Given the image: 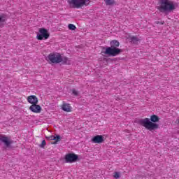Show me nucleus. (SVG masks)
I'll list each match as a JSON object with an SVG mask.
<instances>
[{
    "mask_svg": "<svg viewBox=\"0 0 179 179\" xmlns=\"http://www.w3.org/2000/svg\"><path fill=\"white\" fill-rule=\"evenodd\" d=\"M159 117L156 115H153L149 118L141 119L138 121V124L142 125L148 131H155L159 128V124L155 122H159ZM151 121V122H150Z\"/></svg>",
    "mask_w": 179,
    "mask_h": 179,
    "instance_id": "nucleus-1",
    "label": "nucleus"
},
{
    "mask_svg": "<svg viewBox=\"0 0 179 179\" xmlns=\"http://www.w3.org/2000/svg\"><path fill=\"white\" fill-rule=\"evenodd\" d=\"M178 7V4H177V3H173L170 1H160L157 4V9L162 13L169 15V13H171V12L175 10Z\"/></svg>",
    "mask_w": 179,
    "mask_h": 179,
    "instance_id": "nucleus-2",
    "label": "nucleus"
},
{
    "mask_svg": "<svg viewBox=\"0 0 179 179\" xmlns=\"http://www.w3.org/2000/svg\"><path fill=\"white\" fill-rule=\"evenodd\" d=\"M111 47H108L105 52H101V55L103 57L106 55L109 57H117L120 52H122V50L117 48L120 47V42L116 40H113L110 42Z\"/></svg>",
    "mask_w": 179,
    "mask_h": 179,
    "instance_id": "nucleus-3",
    "label": "nucleus"
},
{
    "mask_svg": "<svg viewBox=\"0 0 179 179\" xmlns=\"http://www.w3.org/2000/svg\"><path fill=\"white\" fill-rule=\"evenodd\" d=\"M89 1H69V5L71 8H83V6H87Z\"/></svg>",
    "mask_w": 179,
    "mask_h": 179,
    "instance_id": "nucleus-4",
    "label": "nucleus"
},
{
    "mask_svg": "<svg viewBox=\"0 0 179 179\" xmlns=\"http://www.w3.org/2000/svg\"><path fill=\"white\" fill-rule=\"evenodd\" d=\"M48 37H50V33H48V30L45 28H41L36 35L37 40H47Z\"/></svg>",
    "mask_w": 179,
    "mask_h": 179,
    "instance_id": "nucleus-5",
    "label": "nucleus"
},
{
    "mask_svg": "<svg viewBox=\"0 0 179 179\" xmlns=\"http://www.w3.org/2000/svg\"><path fill=\"white\" fill-rule=\"evenodd\" d=\"M48 60L51 64H60L61 63V55L59 53L52 54L50 53L48 56Z\"/></svg>",
    "mask_w": 179,
    "mask_h": 179,
    "instance_id": "nucleus-6",
    "label": "nucleus"
},
{
    "mask_svg": "<svg viewBox=\"0 0 179 179\" xmlns=\"http://www.w3.org/2000/svg\"><path fill=\"white\" fill-rule=\"evenodd\" d=\"M78 158L79 157H78V155L71 153L67 154L65 156V160L66 163H75V162H76V160H78Z\"/></svg>",
    "mask_w": 179,
    "mask_h": 179,
    "instance_id": "nucleus-7",
    "label": "nucleus"
},
{
    "mask_svg": "<svg viewBox=\"0 0 179 179\" xmlns=\"http://www.w3.org/2000/svg\"><path fill=\"white\" fill-rule=\"evenodd\" d=\"M29 110L32 111V113H41V106L37 105V103H34L29 107Z\"/></svg>",
    "mask_w": 179,
    "mask_h": 179,
    "instance_id": "nucleus-8",
    "label": "nucleus"
},
{
    "mask_svg": "<svg viewBox=\"0 0 179 179\" xmlns=\"http://www.w3.org/2000/svg\"><path fill=\"white\" fill-rule=\"evenodd\" d=\"M27 100L30 104H38V99L35 95L28 96Z\"/></svg>",
    "mask_w": 179,
    "mask_h": 179,
    "instance_id": "nucleus-9",
    "label": "nucleus"
},
{
    "mask_svg": "<svg viewBox=\"0 0 179 179\" xmlns=\"http://www.w3.org/2000/svg\"><path fill=\"white\" fill-rule=\"evenodd\" d=\"M94 143H103L104 142V138L101 135L95 136L92 139Z\"/></svg>",
    "mask_w": 179,
    "mask_h": 179,
    "instance_id": "nucleus-10",
    "label": "nucleus"
},
{
    "mask_svg": "<svg viewBox=\"0 0 179 179\" xmlns=\"http://www.w3.org/2000/svg\"><path fill=\"white\" fill-rule=\"evenodd\" d=\"M0 141L3 142L6 145V146H10L12 143V141H9L8 137L3 136V135H0Z\"/></svg>",
    "mask_w": 179,
    "mask_h": 179,
    "instance_id": "nucleus-11",
    "label": "nucleus"
},
{
    "mask_svg": "<svg viewBox=\"0 0 179 179\" xmlns=\"http://www.w3.org/2000/svg\"><path fill=\"white\" fill-rule=\"evenodd\" d=\"M62 110L66 111V113H71L72 111V107L68 103H64L62 106Z\"/></svg>",
    "mask_w": 179,
    "mask_h": 179,
    "instance_id": "nucleus-12",
    "label": "nucleus"
},
{
    "mask_svg": "<svg viewBox=\"0 0 179 179\" xmlns=\"http://www.w3.org/2000/svg\"><path fill=\"white\" fill-rule=\"evenodd\" d=\"M47 139L48 141H55L54 143H57V142H59V140L61 139V136H59V135H57L56 136H50L47 137Z\"/></svg>",
    "mask_w": 179,
    "mask_h": 179,
    "instance_id": "nucleus-13",
    "label": "nucleus"
},
{
    "mask_svg": "<svg viewBox=\"0 0 179 179\" xmlns=\"http://www.w3.org/2000/svg\"><path fill=\"white\" fill-rule=\"evenodd\" d=\"M60 62H62V64H66L67 65H71V60L68 59L66 57H62L60 55Z\"/></svg>",
    "mask_w": 179,
    "mask_h": 179,
    "instance_id": "nucleus-14",
    "label": "nucleus"
},
{
    "mask_svg": "<svg viewBox=\"0 0 179 179\" xmlns=\"http://www.w3.org/2000/svg\"><path fill=\"white\" fill-rule=\"evenodd\" d=\"M130 39L131 40V43H133V44H136V43L139 41L138 38L136 36H131Z\"/></svg>",
    "mask_w": 179,
    "mask_h": 179,
    "instance_id": "nucleus-15",
    "label": "nucleus"
},
{
    "mask_svg": "<svg viewBox=\"0 0 179 179\" xmlns=\"http://www.w3.org/2000/svg\"><path fill=\"white\" fill-rule=\"evenodd\" d=\"M105 4L107 6H110L111 5H114V1H105Z\"/></svg>",
    "mask_w": 179,
    "mask_h": 179,
    "instance_id": "nucleus-16",
    "label": "nucleus"
},
{
    "mask_svg": "<svg viewBox=\"0 0 179 179\" xmlns=\"http://www.w3.org/2000/svg\"><path fill=\"white\" fill-rule=\"evenodd\" d=\"M114 178L118 179L120 177H121V174L120 172H115L113 175Z\"/></svg>",
    "mask_w": 179,
    "mask_h": 179,
    "instance_id": "nucleus-17",
    "label": "nucleus"
},
{
    "mask_svg": "<svg viewBox=\"0 0 179 179\" xmlns=\"http://www.w3.org/2000/svg\"><path fill=\"white\" fill-rule=\"evenodd\" d=\"M69 30H76V27L73 24H69Z\"/></svg>",
    "mask_w": 179,
    "mask_h": 179,
    "instance_id": "nucleus-18",
    "label": "nucleus"
},
{
    "mask_svg": "<svg viewBox=\"0 0 179 179\" xmlns=\"http://www.w3.org/2000/svg\"><path fill=\"white\" fill-rule=\"evenodd\" d=\"M5 17H2V15H0V23H5Z\"/></svg>",
    "mask_w": 179,
    "mask_h": 179,
    "instance_id": "nucleus-19",
    "label": "nucleus"
},
{
    "mask_svg": "<svg viewBox=\"0 0 179 179\" xmlns=\"http://www.w3.org/2000/svg\"><path fill=\"white\" fill-rule=\"evenodd\" d=\"M72 93H73V94H74V96H78V94H79V92L78 91H76V90H75V89L72 90Z\"/></svg>",
    "mask_w": 179,
    "mask_h": 179,
    "instance_id": "nucleus-20",
    "label": "nucleus"
},
{
    "mask_svg": "<svg viewBox=\"0 0 179 179\" xmlns=\"http://www.w3.org/2000/svg\"><path fill=\"white\" fill-rule=\"evenodd\" d=\"M41 148H44L45 146V140H43L40 145Z\"/></svg>",
    "mask_w": 179,
    "mask_h": 179,
    "instance_id": "nucleus-21",
    "label": "nucleus"
},
{
    "mask_svg": "<svg viewBox=\"0 0 179 179\" xmlns=\"http://www.w3.org/2000/svg\"><path fill=\"white\" fill-rule=\"evenodd\" d=\"M71 1H87V0H71Z\"/></svg>",
    "mask_w": 179,
    "mask_h": 179,
    "instance_id": "nucleus-22",
    "label": "nucleus"
}]
</instances>
